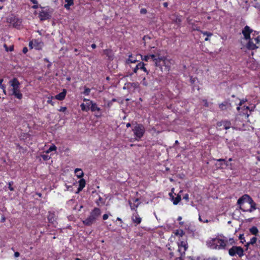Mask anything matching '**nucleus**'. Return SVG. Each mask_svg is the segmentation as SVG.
<instances>
[{"instance_id":"obj_47","label":"nucleus","mask_w":260,"mask_h":260,"mask_svg":"<svg viewBox=\"0 0 260 260\" xmlns=\"http://www.w3.org/2000/svg\"><path fill=\"white\" fill-rule=\"evenodd\" d=\"M19 256H20V253H19V252H15L14 253V256H15V257H19Z\"/></svg>"},{"instance_id":"obj_32","label":"nucleus","mask_w":260,"mask_h":260,"mask_svg":"<svg viewBox=\"0 0 260 260\" xmlns=\"http://www.w3.org/2000/svg\"><path fill=\"white\" fill-rule=\"evenodd\" d=\"M253 40H254V42H255L256 44L258 45L260 43V36L253 39Z\"/></svg>"},{"instance_id":"obj_38","label":"nucleus","mask_w":260,"mask_h":260,"mask_svg":"<svg viewBox=\"0 0 260 260\" xmlns=\"http://www.w3.org/2000/svg\"><path fill=\"white\" fill-rule=\"evenodd\" d=\"M29 47L32 49L34 47V40L32 41H30L29 43Z\"/></svg>"},{"instance_id":"obj_36","label":"nucleus","mask_w":260,"mask_h":260,"mask_svg":"<svg viewBox=\"0 0 260 260\" xmlns=\"http://www.w3.org/2000/svg\"><path fill=\"white\" fill-rule=\"evenodd\" d=\"M239 239L241 240V242L242 243H243L244 242H245L243 235H240Z\"/></svg>"},{"instance_id":"obj_40","label":"nucleus","mask_w":260,"mask_h":260,"mask_svg":"<svg viewBox=\"0 0 260 260\" xmlns=\"http://www.w3.org/2000/svg\"><path fill=\"white\" fill-rule=\"evenodd\" d=\"M140 12L141 14H146L147 13V10L145 8L141 9Z\"/></svg>"},{"instance_id":"obj_57","label":"nucleus","mask_w":260,"mask_h":260,"mask_svg":"<svg viewBox=\"0 0 260 260\" xmlns=\"http://www.w3.org/2000/svg\"><path fill=\"white\" fill-rule=\"evenodd\" d=\"M131 126V123H127L126 124V126L127 127H130Z\"/></svg>"},{"instance_id":"obj_17","label":"nucleus","mask_w":260,"mask_h":260,"mask_svg":"<svg viewBox=\"0 0 260 260\" xmlns=\"http://www.w3.org/2000/svg\"><path fill=\"white\" fill-rule=\"evenodd\" d=\"M34 48H35L37 50H40L42 49L43 43L41 41L38 40H34Z\"/></svg>"},{"instance_id":"obj_3","label":"nucleus","mask_w":260,"mask_h":260,"mask_svg":"<svg viewBox=\"0 0 260 260\" xmlns=\"http://www.w3.org/2000/svg\"><path fill=\"white\" fill-rule=\"evenodd\" d=\"M9 94L14 96L19 100H21L23 95L20 91V83L18 80L16 78H13L9 81Z\"/></svg>"},{"instance_id":"obj_44","label":"nucleus","mask_w":260,"mask_h":260,"mask_svg":"<svg viewBox=\"0 0 260 260\" xmlns=\"http://www.w3.org/2000/svg\"><path fill=\"white\" fill-rule=\"evenodd\" d=\"M67 109V108L65 107H60V109L59 110L60 112H64Z\"/></svg>"},{"instance_id":"obj_21","label":"nucleus","mask_w":260,"mask_h":260,"mask_svg":"<svg viewBox=\"0 0 260 260\" xmlns=\"http://www.w3.org/2000/svg\"><path fill=\"white\" fill-rule=\"evenodd\" d=\"M48 220L50 223H54L55 221V215L53 213H49L48 215Z\"/></svg>"},{"instance_id":"obj_26","label":"nucleus","mask_w":260,"mask_h":260,"mask_svg":"<svg viewBox=\"0 0 260 260\" xmlns=\"http://www.w3.org/2000/svg\"><path fill=\"white\" fill-rule=\"evenodd\" d=\"M250 232L252 234L256 235L258 233V231L256 227L253 226L250 229Z\"/></svg>"},{"instance_id":"obj_34","label":"nucleus","mask_w":260,"mask_h":260,"mask_svg":"<svg viewBox=\"0 0 260 260\" xmlns=\"http://www.w3.org/2000/svg\"><path fill=\"white\" fill-rule=\"evenodd\" d=\"M3 81V79H0V87L3 89L4 92L6 94L5 87L4 85H2Z\"/></svg>"},{"instance_id":"obj_2","label":"nucleus","mask_w":260,"mask_h":260,"mask_svg":"<svg viewBox=\"0 0 260 260\" xmlns=\"http://www.w3.org/2000/svg\"><path fill=\"white\" fill-rule=\"evenodd\" d=\"M222 236L218 235L215 238H211L206 242L207 246L212 249H225L227 241L221 238Z\"/></svg>"},{"instance_id":"obj_60","label":"nucleus","mask_w":260,"mask_h":260,"mask_svg":"<svg viewBox=\"0 0 260 260\" xmlns=\"http://www.w3.org/2000/svg\"><path fill=\"white\" fill-rule=\"evenodd\" d=\"M117 220L121 222H122V219L120 218H119V217H117Z\"/></svg>"},{"instance_id":"obj_61","label":"nucleus","mask_w":260,"mask_h":260,"mask_svg":"<svg viewBox=\"0 0 260 260\" xmlns=\"http://www.w3.org/2000/svg\"><path fill=\"white\" fill-rule=\"evenodd\" d=\"M84 101H87L88 102H91V101H90L88 99H84L83 100Z\"/></svg>"},{"instance_id":"obj_29","label":"nucleus","mask_w":260,"mask_h":260,"mask_svg":"<svg viewBox=\"0 0 260 260\" xmlns=\"http://www.w3.org/2000/svg\"><path fill=\"white\" fill-rule=\"evenodd\" d=\"M141 59L143 60H145L146 61H148V60L150 59V56H149V55H144V56L141 55Z\"/></svg>"},{"instance_id":"obj_45","label":"nucleus","mask_w":260,"mask_h":260,"mask_svg":"<svg viewBox=\"0 0 260 260\" xmlns=\"http://www.w3.org/2000/svg\"><path fill=\"white\" fill-rule=\"evenodd\" d=\"M129 204H130L131 208V209H132V210H135V209L136 208H137V207H138V206H137H137L132 205L131 204V203H129Z\"/></svg>"},{"instance_id":"obj_54","label":"nucleus","mask_w":260,"mask_h":260,"mask_svg":"<svg viewBox=\"0 0 260 260\" xmlns=\"http://www.w3.org/2000/svg\"><path fill=\"white\" fill-rule=\"evenodd\" d=\"M254 7H255V8H258V9H260V6H259L258 4H256L254 6Z\"/></svg>"},{"instance_id":"obj_6","label":"nucleus","mask_w":260,"mask_h":260,"mask_svg":"<svg viewBox=\"0 0 260 260\" xmlns=\"http://www.w3.org/2000/svg\"><path fill=\"white\" fill-rule=\"evenodd\" d=\"M53 12V9L49 7H44L40 11L39 17L41 21H44L49 19Z\"/></svg>"},{"instance_id":"obj_19","label":"nucleus","mask_w":260,"mask_h":260,"mask_svg":"<svg viewBox=\"0 0 260 260\" xmlns=\"http://www.w3.org/2000/svg\"><path fill=\"white\" fill-rule=\"evenodd\" d=\"M75 173L78 178H81L83 176L84 173L81 169L77 168L75 170Z\"/></svg>"},{"instance_id":"obj_31","label":"nucleus","mask_w":260,"mask_h":260,"mask_svg":"<svg viewBox=\"0 0 260 260\" xmlns=\"http://www.w3.org/2000/svg\"><path fill=\"white\" fill-rule=\"evenodd\" d=\"M90 92V89L88 88H85L84 91L83 92V93L86 95H88L89 94V93Z\"/></svg>"},{"instance_id":"obj_58","label":"nucleus","mask_w":260,"mask_h":260,"mask_svg":"<svg viewBox=\"0 0 260 260\" xmlns=\"http://www.w3.org/2000/svg\"><path fill=\"white\" fill-rule=\"evenodd\" d=\"M170 255L171 257H172L173 256H174V253L173 252H171L170 253Z\"/></svg>"},{"instance_id":"obj_64","label":"nucleus","mask_w":260,"mask_h":260,"mask_svg":"<svg viewBox=\"0 0 260 260\" xmlns=\"http://www.w3.org/2000/svg\"><path fill=\"white\" fill-rule=\"evenodd\" d=\"M208 37H207V38H206L205 39V41H208V40H209V39L208 38Z\"/></svg>"},{"instance_id":"obj_42","label":"nucleus","mask_w":260,"mask_h":260,"mask_svg":"<svg viewBox=\"0 0 260 260\" xmlns=\"http://www.w3.org/2000/svg\"><path fill=\"white\" fill-rule=\"evenodd\" d=\"M108 217H109V215H108V214H104V215H103V219L104 220H106V219H108Z\"/></svg>"},{"instance_id":"obj_10","label":"nucleus","mask_w":260,"mask_h":260,"mask_svg":"<svg viewBox=\"0 0 260 260\" xmlns=\"http://www.w3.org/2000/svg\"><path fill=\"white\" fill-rule=\"evenodd\" d=\"M253 31V30L251 29L248 26H246L244 27L242 30V33L244 36L245 40H248L250 38V34Z\"/></svg>"},{"instance_id":"obj_1","label":"nucleus","mask_w":260,"mask_h":260,"mask_svg":"<svg viewBox=\"0 0 260 260\" xmlns=\"http://www.w3.org/2000/svg\"><path fill=\"white\" fill-rule=\"evenodd\" d=\"M237 204L244 212H251L256 209L255 204L247 194H244L237 201Z\"/></svg>"},{"instance_id":"obj_55","label":"nucleus","mask_w":260,"mask_h":260,"mask_svg":"<svg viewBox=\"0 0 260 260\" xmlns=\"http://www.w3.org/2000/svg\"><path fill=\"white\" fill-rule=\"evenodd\" d=\"M91 47L93 48V49H95L96 48V45L94 44H93L91 45Z\"/></svg>"},{"instance_id":"obj_20","label":"nucleus","mask_w":260,"mask_h":260,"mask_svg":"<svg viewBox=\"0 0 260 260\" xmlns=\"http://www.w3.org/2000/svg\"><path fill=\"white\" fill-rule=\"evenodd\" d=\"M79 186L78 187V191H81L85 186V180L84 179H81L79 181Z\"/></svg>"},{"instance_id":"obj_27","label":"nucleus","mask_w":260,"mask_h":260,"mask_svg":"<svg viewBox=\"0 0 260 260\" xmlns=\"http://www.w3.org/2000/svg\"><path fill=\"white\" fill-rule=\"evenodd\" d=\"M228 105V103L226 102L223 103L222 104H220L219 106V108L222 110H224L226 109V107Z\"/></svg>"},{"instance_id":"obj_9","label":"nucleus","mask_w":260,"mask_h":260,"mask_svg":"<svg viewBox=\"0 0 260 260\" xmlns=\"http://www.w3.org/2000/svg\"><path fill=\"white\" fill-rule=\"evenodd\" d=\"M179 252H181V255H184L185 251L188 248V244L186 241H181L178 243Z\"/></svg>"},{"instance_id":"obj_50","label":"nucleus","mask_w":260,"mask_h":260,"mask_svg":"<svg viewBox=\"0 0 260 260\" xmlns=\"http://www.w3.org/2000/svg\"><path fill=\"white\" fill-rule=\"evenodd\" d=\"M31 2L34 4H38V2L36 0H31Z\"/></svg>"},{"instance_id":"obj_8","label":"nucleus","mask_w":260,"mask_h":260,"mask_svg":"<svg viewBox=\"0 0 260 260\" xmlns=\"http://www.w3.org/2000/svg\"><path fill=\"white\" fill-rule=\"evenodd\" d=\"M150 56V59H152L154 61H155L156 66H159L161 65L160 61H162L165 66H167V62L168 61L165 57H158L156 58V56L154 54L149 55Z\"/></svg>"},{"instance_id":"obj_37","label":"nucleus","mask_w":260,"mask_h":260,"mask_svg":"<svg viewBox=\"0 0 260 260\" xmlns=\"http://www.w3.org/2000/svg\"><path fill=\"white\" fill-rule=\"evenodd\" d=\"M13 184V182H10L9 183V188L11 191L14 190V188L12 186Z\"/></svg>"},{"instance_id":"obj_52","label":"nucleus","mask_w":260,"mask_h":260,"mask_svg":"<svg viewBox=\"0 0 260 260\" xmlns=\"http://www.w3.org/2000/svg\"><path fill=\"white\" fill-rule=\"evenodd\" d=\"M51 64H52V63L51 62H50V61L48 62V64H47V68H50V67L51 66Z\"/></svg>"},{"instance_id":"obj_30","label":"nucleus","mask_w":260,"mask_h":260,"mask_svg":"<svg viewBox=\"0 0 260 260\" xmlns=\"http://www.w3.org/2000/svg\"><path fill=\"white\" fill-rule=\"evenodd\" d=\"M200 31L204 35L207 36V37H211L213 35V34L211 32H209L208 31Z\"/></svg>"},{"instance_id":"obj_39","label":"nucleus","mask_w":260,"mask_h":260,"mask_svg":"<svg viewBox=\"0 0 260 260\" xmlns=\"http://www.w3.org/2000/svg\"><path fill=\"white\" fill-rule=\"evenodd\" d=\"M183 199L185 200L186 201H188V200H189V196L188 194H185L183 197Z\"/></svg>"},{"instance_id":"obj_59","label":"nucleus","mask_w":260,"mask_h":260,"mask_svg":"<svg viewBox=\"0 0 260 260\" xmlns=\"http://www.w3.org/2000/svg\"><path fill=\"white\" fill-rule=\"evenodd\" d=\"M163 5H164V7H167L168 6V3H166H166H164L163 4Z\"/></svg>"},{"instance_id":"obj_12","label":"nucleus","mask_w":260,"mask_h":260,"mask_svg":"<svg viewBox=\"0 0 260 260\" xmlns=\"http://www.w3.org/2000/svg\"><path fill=\"white\" fill-rule=\"evenodd\" d=\"M182 192V190H180L179 192V193L177 196L176 197H174L173 196L172 193H170L169 196L171 199V200L173 201V204L175 205H176L178 204V203L181 201V195L180 194V193Z\"/></svg>"},{"instance_id":"obj_14","label":"nucleus","mask_w":260,"mask_h":260,"mask_svg":"<svg viewBox=\"0 0 260 260\" xmlns=\"http://www.w3.org/2000/svg\"><path fill=\"white\" fill-rule=\"evenodd\" d=\"M132 219L134 223L139 224L142 221L141 218L140 217L137 212H135L132 216Z\"/></svg>"},{"instance_id":"obj_7","label":"nucleus","mask_w":260,"mask_h":260,"mask_svg":"<svg viewBox=\"0 0 260 260\" xmlns=\"http://www.w3.org/2000/svg\"><path fill=\"white\" fill-rule=\"evenodd\" d=\"M229 254L231 256L238 255L241 257L244 255V251L242 247L234 246L229 250Z\"/></svg>"},{"instance_id":"obj_56","label":"nucleus","mask_w":260,"mask_h":260,"mask_svg":"<svg viewBox=\"0 0 260 260\" xmlns=\"http://www.w3.org/2000/svg\"><path fill=\"white\" fill-rule=\"evenodd\" d=\"M47 102H48V103L51 104V105H53V103L51 100H48Z\"/></svg>"},{"instance_id":"obj_49","label":"nucleus","mask_w":260,"mask_h":260,"mask_svg":"<svg viewBox=\"0 0 260 260\" xmlns=\"http://www.w3.org/2000/svg\"><path fill=\"white\" fill-rule=\"evenodd\" d=\"M204 104L206 106V107H208L209 106V104L207 102V101L206 100L205 101H204Z\"/></svg>"},{"instance_id":"obj_11","label":"nucleus","mask_w":260,"mask_h":260,"mask_svg":"<svg viewBox=\"0 0 260 260\" xmlns=\"http://www.w3.org/2000/svg\"><path fill=\"white\" fill-rule=\"evenodd\" d=\"M248 40V42L246 45V47L249 50H254L258 48V46H257L253 39L250 38Z\"/></svg>"},{"instance_id":"obj_62","label":"nucleus","mask_w":260,"mask_h":260,"mask_svg":"<svg viewBox=\"0 0 260 260\" xmlns=\"http://www.w3.org/2000/svg\"><path fill=\"white\" fill-rule=\"evenodd\" d=\"M37 8H38L37 5H34L32 6V8H34V9H37Z\"/></svg>"},{"instance_id":"obj_5","label":"nucleus","mask_w":260,"mask_h":260,"mask_svg":"<svg viewBox=\"0 0 260 260\" xmlns=\"http://www.w3.org/2000/svg\"><path fill=\"white\" fill-rule=\"evenodd\" d=\"M132 131L135 137V140L139 141L143 137L145 133V128L143 124L136 123L132 129Z\"/></svg>"},{"instance_id":"obj_35","label":"nucleus","mask_w":260,"mask_h":260,"mask_svg":"<svg viewBox=\"0 0 260 260\" xmlns=\"http://www.w3.org/2000/svg\"><path fill=\"white\" fill-rule=\"evenodd\" d=\"M141 83L144 86H146L148 85V83L147 82L145 78H143V79L142 80V81H141Z\"/></svg>"},{"instance_id":"obj_25","label":"nucleus","mask_w":260,"mask_h":260,"mask_svg":"<svg viewBox=\"0 0 260 260\" xmlns=\"http://www.w3.org/2000/svg\"><path fill=\"white\" fill-rule=\"evenodd\" d=\"M256 240H257V239L256 237L252 238L250 239V241L249 242L247 243L246 245H245V246H246L247 247L250 244H251V245L254 244V243H255Z\"/></svg>"},{"instance_id":"obj_16","label":"nucleus","mask_w":260,"mask_h":260,"mask_svg":"<svg viewBox=\"0 0 260 260\" xmlns=\"http://www.w3.org/2000/svg\"><path fill=\"white\" fill-rule=\"evenodd\" d=\"M66 93V90L63 89L61 92L59 93L55 96V99L59 101H62L65 98Z\"/></svg>"},{"instance_id":"obj_15","label":"nucleus","mask_w":260,"mask_h":260,"mask_svg":"<svg viewBox=\"0 0 260 260\" xmlns=\"http://www.w3.org/2000/svg\"><path fill=\"white\" fill-rule=\"evenodd\" d=\"M89 103L91 104V106L90 107V109L92 112H95L97 111L98 112H100L101 111L100 108H99L97 104L95 103H94L93 101L89 102ZM99 115H96V116H100L101 113H99Z\"/></svg>"},{"instance_id":"obj_53","label":"nucleus","mask_w":260,"mask_h":260,"mask_svg":"<svg viewBox=\"0 0 260 260\" xmlns=\"http://www.w3.org/2000/svg\"><path fill=\"white\" fill-rule=\"evenodd\" d=\"M229 242H230L231 244H232V243H234V239H231H231H229Z\"/></svg>"},{"instance_id":"obj_48","label":"nucleus","mask_w":260,"mask_h":260,"mask_svg":"<svg viewBox=\"0 0 260 260\" xmlns=\"http://www.w3.org/2000/svg\"><path fill=\"white\" fill-rule=\"evenodd\" d=\"M199 220L201 221H203V222H208V220L207 219H206L205 220H202V219L201 216H199Z\"/></svg>"},{"instance_id":"obj_51","label":"nucleus","mask_w":260,"mask_h":260,"mask_svg":"<svg viewBox=\"0 0 260 260\" xmlns=\"http://www.w3.org/2000/svg\"><path fill=\"white\" fill-rule=\"evenodd\" d=\"M85 105L88 108H89V106H91V104L89 102L87 103Z\"/></svg>"},{"instance_id":"obj_46","label":"nucleus","mask_w":260,"mask_h":260,"mask_svg":"<svg viewBox=\"0 0 260 260\" xmlns=\"http://www.w3.org/2000/svg\"><path fill=\"white\" fill-rule=\"evenodd\" d=\"M23 52L25 54L27 53V52L28 51V49H27V48L25 47L23 48V50H22Z\"/></svg>"},{"instance_id":"obj_43","label":"nucleus","mask_w":260,"mask_h":260,"mask_svg":"<svg viewBox=\"0 0 260 260\" xmlns=\"http://www.w3.org/2000/svg\"><path fill=\"white\" fill-rule=\"evenodd\" d=\"M192 29H193V30H198V31H200L199 27H198V26H196V25H193V26H192Z\"/></svg>"},{"instance_id":"obj_24","label":"nucleus","mask_w":260,"mask_h":260,"mask_svg":"<svg viewBox=\"0 0 260 260\" xmlns=\"http://www.w3.org/2000/svg\"><path fill=\"white\" fill-rule=\"evenodd\" d=\"M56 149L57 147L54 145L53 144L49 147V148L48 150H47L45 151V152L46 153H49L51 151H56Z\"/></svg>"},{"instance_id":"obj_18","label":"nucleus","mask_w":260,"mask_h":260,"mask_svg":"<svg viewBox=\"0 0 260 260\" xmlns=\"http://www.w3.org/2000/svg\"><path fill=\"white\" fill-rule=\"evenodd\" d=\"M66 4L64 5V7L67 10H70V7L73 6L74 4L73 0H64Z\"/></svg>"},{"instance_id":"obj_13","label":"nucleus","mask_w":260,"mask_h":260,"mask_svg":"<svg viewBox=\"0 0 260 260\" xmlns=\"http://www.w3.org/2000/svg\"><path fill=\"white\" fill-rule=\"evenodd\" d=\"M139 69L143 70L147 74L148 73L147 70L145 67V64L142 62L139 63L134 69L133 71L135 73H136L137 72V71Z\"/></svg>"},{"instance_id":"obj_33","label":"nucleus","mask_w":260,"mask_h":260,"mask_svg":"<svg viewBox=\"0 0 260 260\" xmlns=\"http://www.w3.org/2000/svg\"><path fill=\"white\" fill-rule=\"evenodd\" d=\"M41 157L44 160H48L50 158V157L48 155H45V154H42L41 155Z\"/></svg>"},{"instance_id":"obj_23","label":"nucleus","mask_w":260,"mask_h":260,"mask_svg":"<svg viewBox=\"0 0 260 260\" xmlns=\"http://www.w3.org/2000/svg\"><path fill=\"white\" fill-rule=\"evenodd\" d=\"M137 61L136 59L134 58L132 55H129V58L128 59L126 60V63H135Z\"/></svg>"},{"instance_id":"obj_28","label":"nucleus","mask_w":260,"mask_h":260,"mask_svg":"<svg viewBox=\"0 0 260 260\" xmlns=\"http://www.w3.org/2000/svg\"><path fill=\"white\" fill-rule=\"evenodd\" d=\"M80 106L82 111H87L89 109V108H88L84 103L81 104Z\"/></svg>"},{"instance_id":"obj_22","label":"nucleus","mask_w":260,"mask_h":260,"mask_svg":"<svg viewBox=\"0 0 260 260\" xmlns=\"http://www.w3.org/2000/svg\"><path fill=\"white\" fill-rule=\"evenodd\" d=\"M220 125H223L225 129H227L231 127V123L229 121H223Z\"/></svg>"},{"instance_id":"obj_41","label":"nucleus","mask_w":260,"mask_h":260,"mask_svg":"<svg viewBox=\"0 0 260 260\" xmlns=\"http://www.w3.org/2000/svg\"><path fill=\"white\" fill-rule=\"evenodd\" d=\"M179 253H180V256L177 257L175 259V260H182V257L184 256V255H181V252H179Z\"/></svg>"},{"instance_id":"obj_4","label":"nucleus","mask_w":260,"mask_h":260,"mask_svg":"<svg viewBox=\"0 0 260 260\" xmlns=\"http://www.w3.org/2000/svg\"><path fill=\"white\" fill-rule=\"evenodd\" d=\"M101 212L99 208H95L90 213L89 216L83 221L84 225L90 226L93 224L98 217L101 215Z\"/></svg>"},{"instance_id":"obj_63","label":"nucleus","mask_w":260,"mask_h":260,"mask_svg":"<svg viewBox=\"0 0 260 260\" xmlns=\"http://www.w3.org/2000/svg\"><path fill=\"white\" fill-rule=\"evenodd\" d=\"M178 219V220H181L182 219V217H181V216H179V217H178V219Z\"/></svg>"}]
</instances>
